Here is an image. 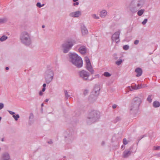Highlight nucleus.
<instances>
[{"label":"nucleus","mask_w":160,"mask_h":160,"mask_svg":"<svg viewBox=\"0 0 160 160\" xmlns=\"http://www.w3.org/2000/svg\"><path fill=\"white\" fill-rule=\"evenodd\" d=\"M135 71L137 73V74L136 75L137 77H139L142 74V69L140 68H136Z\"/></svg>","instance_id":"18"},{"label":"nucleus","mask_w":160,"mask_h":160,"mask_svg":"<svg viewBox=\"0 0 160 160\" xmlns=\"http://www.w3.org/2000/svg\"><path fill=\"white\" fill-rule=\"evenodd\" d=\"M4 107V104L2 103H0V110L3 108Z\"/></svg>","instance_id":"39"},{"label":"nucleus","mask_w":160,"mask_h":160,"mask_svg":"<svg viewBox=\"0 0 160 160\" xmlns=\"http://www.w3.org/2000/svg\"><path fill=\"white\" fill-rule=\"evenodd\" d=\"M54 75V72L51 70L49 69L46 71L44 78L45 82L47 84H49L52 81Z\"/></svg>","instance_id":"7"},{"label":"nucleus","mask_w":160,"mask_h":160,"mask_svg":"<svg viewBox=\"0 0 160 160\" xmlns=\"http://www.w3.org/2000/svg\"><path fill=\"white\" fill-rule=\"evenodd\" d=\"M144 137V136H142L141 137H140L139 138L138 140L139 141H140L141 139H142V138Z\"/></svg>","instance_id":"46"},{"label":"nucleus","mask_w":160,"mask_h":160,"mask_svg":"<svg viewBox=\"0 0 160 160\" xmlns=\"http://www.w3.org/2000/svg\"><path fill=\"white\" fill-rule=\"evenodd\" d=\"M8 112H9V113L11 115H13L15 114V112H13L12 111L8 110Z\"/></svg>","instance_id":"40"},{"label":"nucleus","mask_w":160,"mask_h":160,"mask_svg":"<svg viewBox=\"0 0 160 160\" xmlns=\"http://www.w3.org/2000/svg\"><path fill=\"white\" fill-rule=\"evenodd\" d=\"M121 118L120 117H117L116 118L115 120V122H118L119 121L121 120Z\"/></svg>","instance_id":"35"},{"label":"nucleus","mask_w":160,"mask_h":160,"mask_svg":"<svg viewBox=\"0 0 160 160\" xmlns=\"http://www.w3.org/2000/svg\"><path fill=\"white\" fill-rule=\"evenodd\" d=\"M86 48L85 46H81L78 49L79 52L82 54H84L86 52Z\"/></svg>","instance_id":"17"},{"label":"nucleus","mask_w":160,"mask_h":160,"mask_svg":"<svg viewBox=\"0 0 160 160\" xmlns=\"http://www.w3.org/2000/svg\"><path fill=\"white\" fill-rule=\"evenodd\" d=\"M1 119H2V117H0V121L1 120Z\"/></svg>","instance_id":"60"},{"label":"nucleus","mask_w":160,"mask_h":160,"mask_svg":"<svg viewBox=\"0 0 160 160\" xmlns=\"http://www.w3.org/2000/svg\"><path fill=\"white\" fill-rule=\"evenodd\" d=\"M43 103H42L41 104V106L42 107H43Z\"/></svg>","instance_id":"59"},{"label":"nucleus","mask_w":160,"mask_h":160,"mask_svg":"<svg viewBox=\"0 0 160 160\" xmlns=\"http://www.w3.org/2000/svg\"><path fill=\"white\" fill-rule=\"evenodd\" d=\"M100 117V113L97 111L93 110L89 114L87 118V122L88 124H91L97 122Z\"/></svg>","instance_id":"4"},{"label":"nucleus","mask_w":160,"mask_h":160,"mask_svg":"<svg viewBox=\"0 0 160 160\" xmlns=\"http://www.w3.org/2000/svg\"><path fill=\"white\" fill-rule=\"evenodd\" d=\"M5 69L6 70H8L9 69V68L8 67H6Z\"/></svg>","instance_id":"54"},{"label":"nucleus","mask_w":160,"mask_h":160,"mask_svg":"<svg viewBox=\"0 0 160 160\" xmlns=\"http://www.w3.org/2000/svg\"><path fill=\"white\" fill-rule=\"evenodd\" d=\"M80 78L84 81L89 80L88 77L90 75V73L87 71L82 70L78 72Z\"/></svg>","instance_id":"8"},{"label":"nucleus","mask_w":160,"mask_h":160,"mask_svg":"<svg viewBox=\"0 0 160 160\" xmlns=\"http://www.w3.org/2000/svg\"><path fill=\"white\" fill-rule=\"evenodd\" d=\"M144 11V10L141 9L139 10L138 12V15L139 16H141L142 15Z\"/></svg>","instance_id":"24"},{"label":"nucleus","mask_w":160,"mask_h":160,"mask_svg":"<svg viewBox=\"0 0 160 160\" xmlns=\"http://www.w3.org/2000/svg\"><path fill=\"white\" fill-rule=\"evenodd\" d=\"M132 148L131 147L128 149L125 150L124 151L122 155L123 158H127L131 155L132 152L131 151V150Z\"/></svg>","instance_id":"11"},{"label":"nucleus","mask_w":160,"mask_h":160,"mask_svg":"<svg viewBox=\"0 0 160 160\" xmlns=\"http://www.w3.org/2000/svg\"><path fill=\"white\" fill-rule=\"evenodd\" d=\"M73 0L74 2H76V1H78V0Z\"/></svg>","instance_id":"57"},{"label":"nucleus","mask_w":160,"mask_h":160,"mask_svg":"<svg viewBox=\"0 0 160 160\" xmlns=\"http://www.w3.org/2000/svg\"><path fill=\"white\" fill-rule=\"evenodd\" d=\"M36 5L38 7L40 8L41 7L43 6L44 5V4H43L42 5H41V3L40 2H38L37 3Z\"/></svg>","instance_id":"34"},{"label":"nucleus","mask_w":160,"mask_h":160,"mask_svg":"<svg viewBox=\"0 0 160 160\" xmlns=\"http://www.w3.org/2000/svg\"><path fill=\"white\" fill-rule=\"evenodd\" d=\"M49 100V99H46L45 100V102H48Z\"/></svg>","instance_id":"53"},{"label":"nucleus","mask_w":160,"mask_h":160,"mask_svg":"<svg viewBox=\"0 0 160 160\" xmlns=\"http://www.w3.org/2000/svg\"><path fill=\"white\" fill-rule=\"evenodd\" d=\"M139 41L138 40H135L134 42V44L135 45L138 44L139 43Z\"/></svg>","instance_id":"42"},{"label":"nucleus","mask_w":160,"mask_h":160,"mask_svg":"<svg viewBox=\"0 0 160 160\" xmlns=\"http://www.w3.org/2000/svg\"><path fill=\"white\" fill-rule=\"evenodd\" d=\"M95 78H92V79L90 80H92L93 79H94Z\"/></svg>","instance_id":"58"},{"label":"nucleus","mask_w":160,"mask_h":160,"mask_svg":"<svg viewBox=\"0 0 160 160\" xmlns=\"http://www.w3.org/2000/svg\"><path fill=\"white\" fill-rule=\"evenodd\" d=\"M21 42L26 46L30 45L32 43L30 35L27 32H22L20 36Z\"/></svg>","instance_id":"5"},{"label":"nucleus","mask_w":160,"mask_h":160,"mask_svg":"<svg viewBox=\"0 0 160 160\" xmlns=\"http://www.w3.org/2000/svg\"><path fill=\"white\" fill-rule=\"evenodd\" d=\"M33 117H34V116H33V114L32 113H30V115L29 117V120L32 121V119H33Z\"/></svg>","instance_id":"33"},{"label":"nucleus","mask_w":160,"mask_h":160,"mask_svg":"<svg viewBox=\"0 0 160 160\" xmlns=\"http://www.w3.org/2000/svg\"><path fill=\"white\" fill-rule=\"evenodd\" d=\"M45 89H46V88H43L42 89V92H44L45 91Z\"/></svg>","instance_id":"47"},{"label":"nucleus","mask_w":160,"mask_h":160,"mask_svg":"<svg viewBox=\"0 0 160 160\" xmlns=\"http://www.w3.org/2000/svg\"><path fill=\"white\" fill-rule=\"evenodd\" d=\"M95 76L98 78L99 77V75L98 74H97L95 75Z\"/></svg>","instance_id":"52"},{"label":"nucleus","mask_w":160,"mask_h":160,"mask_svg":"<svg viewBox=\"0 0 160 160\" xmlns=\"http://www.w3.org/2000/svg\"><path fill=\"white\" fill-rule=\"evenodd\" d=\"M124 147V146L123 145H122L121 146V149L123 148Z\"/></svg>","instance_id":"55"},{"label":"nucleus","mask_w":160,"mask_h":160,"mask_svg":"<svg viewBox=\"0 0 160 160\" xmlns=\"http://www.w3.org/2000/svg\"><path fill=\"white\" fill-rule=\"evenodd\" d=\"M100 90V87L99 85H96L94 89L92 92V94L96 96H98L99 94V91Z\"/></svg>","instance_id":"12"},{"label":"nucleus","mask_w":160,"mask_h":160,"mask_svg":"<svg viewBox=\"0 0 160 160\" xmlns=\"http://www.w3.org/2000/svg\"><path fill=\"white\" fill-rule=\"evenodd\" d=\"M142 88H144L145 87H147V86L146 85H142Z\"/></svg>","instance_id":"49"},{"label":"nucleus","mask_w":160,"mask_h":160,"mask_svg":"<svg viewBox=\"0 0 160 160\" xmlns=\"http://www.w3.org/2000/svg\"><path fill=\"white\" fill-rule=\"evenodd\" d=\"M81 15V12L79 11H77L70 13L69 15L72 17L77 18Z\"/></svg>","instance_id":"13"},{"label":"nucleus","mask_w":160,"mask_h":160,"mask_svg":"<svg viewBox=\"0 0 160 160\" xmlns=\"http://www.w3.org/2000/svg\"><path fill=\"white\" fill-rule=\"evenodd\" d=\"M85 61L86 62V68L89 71L91 74H93L94 70L91 66L90 61L88 57H85Z\"/></svg>","instance_id":"9"},{"label":"nucleus","mask_w":160,"mask_h":160,"mask_svg":"<svg viewBox=\"0 0 160 160\" xmlns=\"http://www.w3.org/2000/svg\"><path fill=\"white\" fill-rule=\"evenodd\" d=\"M122 142L124 145H126L128 144V141L127 140L126 138H124L122 140Z\"/></svg>","instance_id":"30"},{"label":"nucleus","mask_w":160,"mask_h":160,"mask_svg":"<svg viewBox=\"0 0 160 160\" xmlns=\"http://www.w3.org/2000/svg\"><path fill=\"white\" fill-rule=\"evenodd\" d=\"M13 118L16 121H17L18 119L19 118L20 116L18 114H17L16 115H12Z\"/></svg>","instance_id":"27"},{"label":"nucleus","mask_w":160,"mask_h":160,"mask_svg":"<svg viewBox=\"0 0 160 160\" xmlns=\"http://www.w3.org/2000/svg\"><path fill=\"white\" fill-rule=\"evenodd\" d=\"M8 21V19L6 18H4L0 19V23H4Z\"/></svg>","instance_id":"20"},{"label":"nucleus","mask_w":160,"mask_h":160,"mask_svg":"<svg viewBox=\"0 0 160 160\" xmlns=\"http://www.w3.org/2000/svg\"><path fill=\"white\" fill-rule=\"evenodd\" d=\"M69 61L78 68L83 65V61L81 57L75 53L70 52L68 54Z\"/></svg>","instance_id":"2"},{"label":"nucleus","mask_w":160,"mask_h":160,"mask_svg":"<svg viewBox=\"0 0 160 160\" xmlns=\"http://www.w3.org/2000/svg\"><path fill=\"white\" fill-rule=\"evenodd\" d=\"M73 42L72 41H67L62 45L63 52L64 53L68 52L73 45Z\"/></svg>","instance_id":"6"},{"label":"nucleus","mask_w":160,"mask_h":160,"mask_svg":"<svg viewBox=\"0 0 160 160\" xmlns=\"http://www.w3.org/2000/svg\"><path fill=\"white\" fill-rule=\"evenodd\" d=\"M117 105L116 104H114L112 106V108L113 109H115L116 108Z\"/></svg>","instance_id":"44"},{"label":"nucleus","mask_w":160,"mask_h":160,"mask_svg":"<svg viewBox=\"0 0 160 160\" xmlns=\"http://www.w3.org/2000/svg\"><path fill=\"white\" fill-rule=\"evenodd\" d=\"M79 4V2H76L75 3H73V5L74 6H75V5H78Z\"/></svg>","instance_id":"43"},{"label":"nucleus","mask_w":160,"mask_h":160,"mask_svg":"<svg viewBox=\"0 0 160 160\" xmlns=\"http://www.w3.org/2000/svg\"><path fill=\"white\" fill-rule=\"evenodd\" d=\"M106 11L105 10L102 11L100 12V16L102 17H104L106 15Z\"/></svg>","instance_id":"21"},{"label":"nucleus","mask_w":160,"mask_h":160,"mask_svg":"<svg viewBox=\"0 0 160 160\" xmlns=\"http://www.w3.org/2000/svg\"><path fill=\"white\" fill-rule=\"evenodd\" d=\"M137 88H136V89H139L142 88V85L141 84L138 85L137 86Z\"/></svg>","instance_id":"37"},{"label":"nucleus","mask_w":160,"mask_h":160,"mask_svg":"<svg viewBox=\"0 0 160 160\" xmlns=\"http://www.w3.org/2000/svg\"><path fill=\"white\" fill-rule=\"evenodd\" d=\"M3 138H2V141H3Z\"/></svg>","instance_id":"61"},{"label":"nucleus","mask_w":160,"mask_h":160,"mask_svg":"<svg viewBox=\"0 0 160 160\" xmlns=\"http://www.w3.org/2000/svg\"><path fill=\"white\" fill-rule=\"evenodd\" d=\"M42 28H45V26L44 25H43L42 26Z\"/></svg>","instance_id":"56"},{"label":"nucleus","mask_w":160,"mask_h":160,"mask_svg":"<svg viewBox=\"0 0 160 160\" xmlns=\"http://www.w3.org/2000/svg\"><path fill=\"white\" fill-rule=\"evenodd\" d=\"M7 36L5 35H3L1 38H0V41L3 42L7 39Z\"/></svg>","instance_id":"23"},{"label":"nucleus","mask_w":160,"mask_h":160,"mask_svg":"<svg viewBox=\"0 0 160 160\" xmlns=\"http://www.w3.org/2000/svg\"><path fill=\"white\" fill-rule=\"evenodd\" d=\"M152 95H149L148 98H147V100L149 102L151 103L152 102Z\"/></svg>","instance_id":"26"},{"label":"nucleus","mask_w":160,"mask_h":160,"mask_svg":"<svg viewBox=\"0 0 160 160\" xmlns=\"http://www.w3.org/2000/svg\"><path fill=\"white\" fill-rule=\"evenodd\" d=\"M46 83H44L42 85V86H43V88H45V87H46Z\"/></svg>","instance_id":"50"},{"label":"nucleus","mask_w":160,"mask_h":160,"mask_svg":"<svg viewBox=\"0 0 160 160\" xmlns=\"http://www.w3.org/2000/svg\"><path fill=\"white\" fill-rule=\"evenodd\" d=\"M43 95V93L42 92V91H40L39 92V95L40 96H42Z\"/></svg>","instance_id":"45"},{"label":"nucleus","mask_w":160,"mask_h":160,"mask_svg":"<svg viewBox=\"0 0 160 160\" xmlns=\"http://www.w3.org/2000/svg\"><path fill=\"white\" fill-rule=\"evenodd\" d=\"M88 90H85L83 92V94L86 95L88 94Z\"/></svg>","instance_id":"38"},{"label":"nucleus","mask_w":160,"mask_h":160,"mask_svg":"<svg viewBox=\"0 0 160 160\" xmlns=\"http://www.w3.org/2000/svg\"><path fill=\"white\" fill-rule=\"evenodd\" d=\"M148 21V19H144V21L142 22V24L143 25H145L147 23Z\"/></svg>","instance_id":"36"},{"label":"nucleus","mask_w":160,"mask_h":160,"mask_svg":"<svg viewBox=\"0 0 160 160\" xmlns=\"http://www.w3.org/2000/svg\"><path fill=\"white\" fill-rule=\"evenodd\" d=\"M81 28L82 33V35H85L88 33V31L84 25L82 26Z\"/></svg>","instance_id":"16"},{"label":"nucleus","mask_w":160,"mask_h":160,"mask_svg":"<svg viewBox=\"0 0 160 160\" xmlns=\"http://www.w3.org/2000/svg\"><path fill=\"white\" fill-rule=\"evenodd\" d=\"M152 105L154 108H158L160 106V103L157 101H155L153 102Z\"/></svg>","instance_id":"19"},{"label":"nucleus","mask_w":160,"mask_h":160,"mask_svg":"<svg viewBox=\"0 0 160 160\" xmlns=\"http://www.w3.org/2000/svg\"><path fill=\"white\" fill-rule=\"evenodd\" d=\"M154 149L155 150H158L160 149V146L154 147Z\"/></svg>","instance_id":"41"},{"label":"nucleus","mask_w":160,"mask_h":160,"mask_svg":"<svg viewBox=\"0 0 160 160\" xmlns=\"http://www.w3.org/2000/svg\"><path fill=\"white\" fill-rule=\"evenodd\" d=\"M137 86L136 84H135L134 86H131L132 89H131L130 87H128V88L130 90V91H132L133 90H137L138 89H136V88H137Z\"/></svg>","instance_id":"22"},{"label":"nucleus","mask_w":160,"mask_h":160,"mask_svg":"<svg viewBox=\"0 0 160 160\" xmlns=\"http://www.w3.org/2000/svg\"><path fill=\"white\" fill-rule=\"evenodd\" d=\"M48 143L49 144H52V141H48Z\"/></svg>","instance_id":"48"},{"label":"nucleus","mask_w":160,"mask_h":160,"mask_svg":"<svg viewBox=\"0 0 160 160\" xmlns=\"http://www.w3.org/2000/svg\"><path fill=\"white\" fill-rule=\"evenodd\" d=\"M1 160H11L9 154L7 152L3 153L2 155Z\"/></svg>","instance_id":"15"},{"label":"nucleus","mask_w":160,"mask_h":160,"mask_svg":"<svg viewBox=\"0 0 160 160\" xmlns=\"http://www.w3.org/2000/svg\"><path fill=\"white\" fill-rule=\"evenodd\" d=\"M105 144V142L104 141H102V145H104Z\"/></svg>","instance_id":"51"},{"label":"nucleus","mask_w":160,"mask_h":160,"mask_svg":"<svg viewBox=\"0 0 160 160\" xmlns=\"http://www.w3.org/2000/svg\"><path fill=\"white\" fill-rule=\"evenodd\" d=\"M65 140L68 143L71 142L73 139V137L71 134H69L65 137Z\"/></svg>","instance_id":"14"},{"label":"nucleus","mask_w":160,"mask_h":160,"mask_svg":"<svg viewBox=\"0 0 160 160\" xmlns=\"http://www.w3.org/2000/svg\"><path fill=\"white\" fill-rule=\"evenodd\" d=\"M145 0H132L128 7L129 10L132 13H135L143 5Z\"/></svg>","instance_id":"1"},{"label":"nucleus","mask_w":160,"mask_h":160,"mask_svg":"<svg viewBox=\"0 0 160 160\" xmlns=\"http://www.w3.org/2000/svg\"><path fill=\"white\" fill-rule=\"evenodd\" d=\"M91 16L92 18L96 19H98L99 18V17L97 16L96 14H92L91 15Z\"/></svg>","instance_id":"28"},{"label":"nucleus","mask_w":160,"mask_h":160,"mask_svg":"<svg viewBox=\"0 0 160 160\" xmlns=\"http://www.w3.org/2000/svg\"><path fill=\"white\" fill-rule=\"evenodd\" d=\"M142 102L141 99L138 97L134 98L130 106V110L131 113H136L138 111L140 105Z\"/></svg>","instance_id":"3"},{"label":"nucleus","mask_w":160,"mask_h":160,"mask_svg":"<svg viewBox=\"0 0 160 160\" xmlns=\"http://www.w3.org/2000/svg\"><path fill=\"white\" fill-rule=\"evenodd\" d=\"M103 75L106 77H109L111 75L108 72H105Z\"/></svg>","instance_id":"25"},{"label":"nucleus","mask_w":160,"mask_h":160,"mask_svg":"<svg viewBox=\"0 0 160 160\" xmlns=\"http://www.w3.org/2000/svg\"><path fill=\"white\" fill-rule=\"evenodd\" d=\"M123 49L125 50H128L129 48V46L128 45H125L123 46Z\"/></svg>","instance_id":"32"},{"label":"nucleus","mask_w":160,"mask_h":160,"mask_svg":"<svg viewBox=\"0 0 160 160\" xmlns=\"http://www.w3.org/2000/svg\"><path fill=\"white\" fill-rule=\"evenodd\" d=\"M68 92L67 90H64L65 95L67 99L70 96V95L68 94Z\"/></svg>","instance_id":"29"},{"label":"nucleus","mask_w":160,"mask_h":160,"mask_svg":"<svg viewBox=\"0 0 160 160\" xmlns=\"http://www.w3.org/2000/svg\"><path fill=\"white\" fill-rule=\"evenodd\" d=\"M122 62V60L121 59H120L119 61H117L116 62V64L118 65H119Z\"/></svg>","instance_id":"31"},{"label":"nucleus","mask_w":160,"mask_h":160,"mask_svg":"<svg viewBox=\"0 0 160 160\" xmlns=\"http://www.w3.org/2000/svg\"><path fill=\"white\" fill-rule=\"evenodd\" d=\"M120 33V31H119L115 32L113 34L111 38L112 40V42L115 41L116 43H118L119 42V35Z\"/></svg>","instance_id":"10"}]
</instances>
